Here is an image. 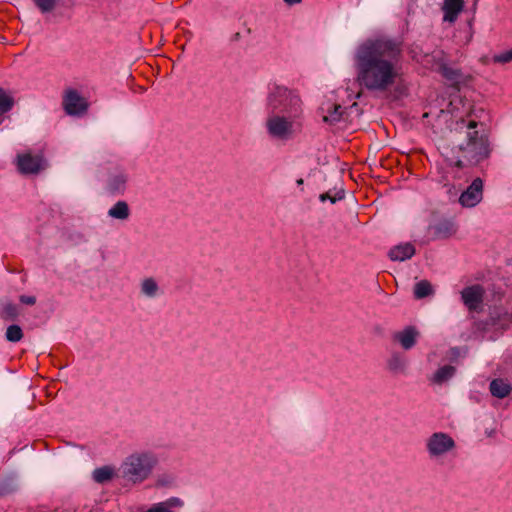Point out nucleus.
<instances>
[{"mask_svg":"<svg viewBox=\"0 0 512 512\" xmlns=\"http://www.w3.org/2000/svg\"><path fill=\"white\" fill-rule=\"evenodd\" d=\"M449 352H450V356H451L452 358H456V357H458V356H459V354H460V350H459V348H458V347H453V348H451Z\"/></svg>","mask_w":512,"mask_h":512,"instance_id":"35","label":"nucleus"},{"mask_svg":"<svg viewBox=\"0 0 512 512\" xmlns=\"http://www.w3.org/2000/svg\"><path fill=\"white\" fill-rule=\"evenodd\" d=\"M63 107L68 115L80 116L87 111L88 104L76 90L70 89L64 96Z\"/></svg>","mask_w":512,"mask_h":512,"instance_id":"10","label":"nucleus"},{"mask_svg":"<svg viewBox=\"0 0 512 512\" xmlns=\"http://www.w3.org/2000/svg\"><path fill=\"white\" fill-rule=\"evenodd\" d=\"M287 5L293 6L295 4H299L302 2V0H283Z\"/></svg>","mask_w":512,"mask_h":512,"instance_id":"36","label":"nucleus"},{"mask_svg":"<svg viewBox=\"0 0 512 512\" xmlns=\"http://www.w3.org/2000/svg\"><path fill=\"white\" fill-rule=\"evenodd\" d=\"M512 323V316L507 312L501 310H494L490 317L485 321L478 324L480 329L489 330L491 328L495 330H505Z\"/></svg>","mask_w":512,"mask_h":512,"instance_id":"13","label":"nucleus"},{"mask_svg":"<svg viewBox=\"0 0 512 512\" xmlns=\"http://www.w3.org/2000/svg\"><path fill=\"white\" fill-rule=\"evenodd\" d=\"M456 373V368L452 365H444L440 367L433 376V382L436 384H443L451 379Z\"/></svg>","mask_w":512,"mask_h":512,"instance_id":"23","label":"nucleus"},{"mask_svg":"<svg viewBox=\"0 0 512 512\" xmlns=\"http://www.w3.org/2000/svg\"><path fill=\"white\" fill-rule=\"evenodd\" d=\"M440 74L452 85L459 84L462 81L463 74L460 69L443 64L439 67Z\"/></svg>","mask_w":512,"mask_h":512,"instance_id":"21","label":"nucleus"},{"mask_svg":"<svg viewBox=\"0 0 512 512\" xmlns=\"http://www.w3.org/2000/svg\"><path fill=\"white\" fill-rule=\"evenodd\" d=\"M403 42L398 38L380 36L361 43L354 54L356 81L372 93L388 92L399 76Z\"/></svg>","mask_w":512,"mask_h":512,"instance_id":"1","label":"nucleus"},{"mask_svg":"<svg viewBox=\"0 0 512 512\" xmlns=\"http://www.w3.org/2000/svg\"><path fill=\"white\" fill-rule=\"evenodd\" d=\"M113 476L114 469L110 466H102L96 468L92 473L93 480L99 484H104L110 481L113 478Z\"/></svg>","mask_w":512,"mask_h":512,"instance_id":"25","label":"nucleus"},{"mask_svg":"<svg viewBox=\"0 0 512 512\" xmlns=\"http://www.w3.org/2000/svg\"><path fill=\"white\" fill-rule=\"evenodd\" d=\"M296 183H297V185H298V186H301V185H303L304 181H303V179H302V178H299V179L296 181Z\"/></svg>","mask_w":512,"mask_h":512,"instance_id":"37","label":"nucleus"},{"mask_svg":"<svg viewBox=\"0 0 512 512\" xmlns=\"http://www.w3.org/2000/svg\"><path fill=\"white\" fill-rule=\"evenodd\" d=\"M489 389L492 396L503 399L511 393L512 386L507 381L496 378L490 382Z\"/></svg>","mask_w":512,"mask_h":512,"instance_id":"18","label":"nucleus"},{"mask_svg":"<svg viewBox=\"0 0 512 512\" xmlns=\"http://www.w3.org/2000/svg\"><path fill=\"white\" fill-rule=\"evenodd\" d=\"M344 198V190L340 189L336 191L333 195L330 191L326 193H322L319 196V200L321 202H325L326 200H329L332 204H335L337 201L342 200Z\"/></svg>","mask_w":512,"mask_h":512,"instance_id":"32","label":"nucleus"},{"mask_svg":"<svg viewBox=\"0 0 512 512\" xmlns=\"http://www.w3.org/2000/svg\"><path fill=\"white\" fill-rule=\"evenodd\" d=\"M184 502L178 497L169 499L152 505L146 512H174L173 508H181Z\"/></svg>","mask_w":512,"mask_h":512,"instance_id":"19","label":"nucleus"},{"mask_svg":"<svg viewBox=\"0 0 512 512\" xmlns=\"http://www.w3.org/2000/svg\"><path fill=\"white\" fill-rule=\"evenodd\" d=\"M416 253V249L413 244L401 243L389 250L388 256L392 261H405L412 258Z\"/></svg>","mask_w":512,"mask_h":512,"instance_id":"16","label":"nucleus"},{"mask_svg":"<svg viewBox=\"0 0 512 512\" xmlns=\"http://www.w3.org/2000/svg\"><path fill=\"white\" fill-rule=\"evenodd\" d=\"M484 297V289L481 285L475 284L463 288L461 291V300L469 311H477Z\"/></svg>","mask_w":512,"mask_h":512,"instance_id":"11","label":"nucleus"},{"mask_svg":"<svg viewBox=\"0 0 512 512\" xmlns=\"http://www.w3.org/2000/svg\"><path fill=\"white\" fill-rule=\"evenodd\" d=\"M108 216L117 220H127L130 216V207L124 200L117 201L109 210Z\"/></svg>","mask_w":512,"mask_h":512,"instance_id":"20","label":"nucleus"},{"mask_svg":"<svg viewBox=\"0 0 512 512\" xmlns=\"http://www.w3.org/2000/svg\"><path fill=\"white\" fill-rule=\"evenodd\" d=\"M265 109L267 113L302 116L303 102L297 90L270 83L267 87Z\"/></svg>","mask_w":512,"mask_h":512,"instance_id":"3","label":"nucleus"},{"mask_svg":"<svg viewBox=\"0 0 512 512\" xmlns=\"http://www.w3.org/2000/svg\"><path fill=\"white\" fill-rule=\"evenodd\" d=\"M414 297L423 299L434 294L432 284L428 280H421L414 285Z\"/></svg>","mask_w":512,"mask_h":512,"instance_id":"24","label":"nucleus"},{"mask_svg":"<svg viewBox=\"0 0 512 512\" xmlns=\"http://www.w3.org/2000/svg\"><path fill=\"white\" fill-rule=\"evenodd\" d=\"M17 490V483L13 477H7L0 481V497L13 494Z\"/></svg>","mask_w":512,"mask_h":512,"instance_id":"27","label":"nucleus"},{"mask_svg":"<svg viewBox=\"0 0 512 512\" xmlns=\"http://www.w3.org/2000/svg\"><path fill=\"white\" fill-rule=\"evenodd\" d=\"M343 115V108L341 105H333L328 110V114L323 117V121L329 124H335L339 122Z\"/></svg>","mask_w":512,"mask_h":512,"instance_id":"29","label":"nucleus"},{"mask_svg":"<svg viewBox=\"0 0 512 512\" xmlns=\"http://www.w3.org/2000/svg\"><path fill=\"white\" fill-rule=\"evenodd\" d=\"M4 121V115H0V125L3 123Z\"/></svg>","mask_w":512,"mask_h":512,"instance_id":"38","label":"nucleus"},{"mask_svg":"<svg viewBox=\"0 0 512 512\" xmlns=\"http://www.w3.org/2000/svg\"><path fill=\"white\" fill-rule=\"evenodd\" d=\"M479 123L461 119L456 122L451 130L453 139L457 144L452 148V153L457 155L448 158L449 164L457 168L465 166H477L487 160L492 153V146L484 129H478Z\"/></svg>","mask_w":512,"mask_h":512,"instance_id":"2","label":"nucleus"},{"mask_svg":"<svg viewBox=\"0 0 512 512\" xmlns=\"http://www.w3.org/2000/svg\"><path fill=\"white\" fill-rule=\"evenodd\" d=\"M129 176L122 168H116L109 172L106 180V192L110 195H123L127 188Z\"/></svg>","mask_w":512,"mask_h":512,"instance_id":"8","label":"nucleus"},{"mask_svg":"<svg viewBox=\"0 0 512 512\" xmlns=\"http://www.w3.org/2000/svg\"><path fill=\"white\" fill-rule=\"evenodd\" d=\"M302 116L267 113L266 130L268 134L278 140H289L300 126Z\"/></svg>","mask_w":512,"mask_h":512,"instance_id":"5","label":"nucleus"},{"mask_svg":"<svg viewBox=\"0 0 512 512\" xmlns=\"http://www.w3.org/2000/svg\"><path fill=\"white\" fill-rule=\"evenodd\" d=\"M140 291L148 298H155L159 294V286L154 278H145L141 282Z\"/></svg>","mask_w":512,"mask_h":512,"instance_id":"22","label":"nucleus"},{"mask_svg":"<svg viewBox=\"0 0 512 512\" xmlns=\"http://www.w3.org/2000/svg\"><path fill=\"white\" fill-rule=\"evenodd\" d=\"M19 301L25 305H34L36 303V297L31 295H21Z\"/></svg>","mask_w":512,"mask_h":512,"instance_id":"34","label":"nucleus"},{"mask_svg":"<svg viewBox=\"0 0 512 512\" xmlns=\"http://www.w3.org/2000/svg\"><path fill=\"white\" fill-rule=\"evenodd\" d=\"M14 106V99L0 88V115L8 113Z\"/></svg>","mask_w":512,"mask_h":512,"instance_id":"28","label":"nucleus"},{"mask_svg":"<svg viewBox=\"0 0 512 512\" xmlns=\"http://www.w3.org/2000/svg\"><path fill=\"white\" fill-rule=\"evenodd\" d=\"M19 315L18 307L14 303H6L3 306L1 317L5 320H15Z\"/></svg>","mask_w":512,"mask_h":512,"instance_id":"30","label":"nucleus"},{"mask_svg":"<svg viewBox=\"0 0 512 512\" xmlns=\"http://www.w3.org/2000/svg\"><path fill=\"white\" fill-rule=\"evenodd\" d=\"M158 463L151 452L134 453L128 456L121 466L122 477L136 484L146 480Z\"/></svg>","mask_w":512,"mask_h":512,"instance_id":"4","label":"nucleus"},{"mask_svg":"<svg viewBox=\"0 0 512 512\" xmlns=\"http://www.w3.org/2000/svg\"><path fill=\"white\" fill-rule=\"evenodd\" d=\"M419 337V331L415 326H407L402 331L396 332L393 339L397 341L404 350L412 349Z\"/></svg>","mask_w":512,"mask_h":512,"instance_id":"15","label":"nucleus"},{"mask_svg":"<svg viewBox=\"0 0 512 512\" xmlns=\"http://www.w3.org/2000/svg\"><path fill=\"white\" fill-rule=\"evenodd\" d=\"M387 368L392 374L405 375L408 369V360L403 354L394 352L387 360Z\"/></svg>","mask_w":512,"mask_h":512,"instance_id":"17","label":"nucleus"},{"mask_svg":"<svg viewBox=\"0 0 512 512\" xmlns=\"http://www.w3.org/2000/svg\"><path fill=\"white\" fill-rule=\"evenodd\" d=\"M33 2L42 13L51 12L57 4V0H33Z\"/></svg>","mask_w":512,"mask_h":512,"instance_id":"31","label":"nucleus"},{"mask_svg":"<svg viewBox=\"0 0 512 512\" xmlns=\"http://www.w3.org/2000/svg\"><path fill=\"white\" fill-rule=\"evenodd\" d=\"M23 336V330L17 324H12L6 329L5 338L8 342L17 343L21 341Z\"/></svg>","mask_w":512,"mask_h":512,"instance_id":"26","label":"nucleus"},{"mask_svg":"<svg viewBox=\"0 0 512 512\" xmlns=\"http://www.w3.org/2000/svg\"><path fill=\"white\" fill-rule=\"evenodd\" d=\"M483 197V181L481 178H475L472 183L463 191L459 197V203L463 207H475Z\"/></svg>","mask_w":512,"mask_h":512,"instance_id":"9","label":"nucleus"},{"mask_svg":"<svg viewBox=\"0 0 512 512\" xmlns=\"http://www.w3.org/2000/svg\"><path fill=\"white\" fill-rule=\"evenodd\" d=\"M494 63L506 64L512 61V49L495 54L492 58Z\"/></svg>","mask_w":512,"mask_h":512,"instance_id":"33","label":"nucleus"},{"mask_svg":"<svg viewBox=\"0 0 512 512\" xmlns=\"http://www.w3.org/2000/svg\"><path fill=\"white\" fill-rule=\"evenodd\" d=\"M464 0H443L441 10L443 12V21L455 23L459 14L464 10Z\"/></svg>","mask_w":512,"mask_h":512,"instance_id":"14","label":"nucleus"},{"mask_svg":"<svg viewBox=\"0 0 512 512\" xmlns=\"http://www.w3.org/2000/svg\"><path fill=\"white\" fill-rule=\"evenodd\" d=\"M428 230L432 233L433 239H447L456 234L458 226L453 218H442L429 225Z\"/></svg>","mask_w":512,"mask_h":512,"instance_id":"12","label":"nucleus"},{"mask_svg":"<svg viewBox=\"0 0 512 512\" xmlns=\"http://www.w3.org/2000/svg\"><path fill=\"white\" fill-rule=\"evenodd\" d=\"M17 168L21 174H37L45 166V160L41 155L31 153L18 154L16 157Z\"/></svg>","mask_w":512,"mask_h":512,"instance_id":"7","label":"nucleus"},{"mask_svg":"<svg viewBox=\"0 0 512 512\" xmlns=\"http://www.w3.org/2000/svg\"><path fill=\"white\" fill-rule=\"evenodd\" d=\"M455 447L454 439L445 432H435L426 440V449L431 459L439 458Z\"/></svg>","mask_w":512,"mask_h":512,"instance_id":"6","label":"nucleus"}]
</instances>
